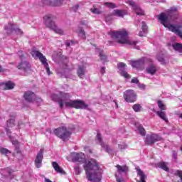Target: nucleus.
<instances>
[{"label":"nucleus","instance_id":"9","mask_svg":"<svg viewBox=\"0 0 182 182\" xmlns=\"http://www.w3.org/2000/svg\"><path fill=\"white\" fill-rule=\"evenodd\" d=\"M4 29L5 31H6L8 35H11L13 31L16 32V35H19L20 36H22V35H23V31H22L21 28H16L15 24L13 23H9L8 25L4 26Z\"/></svg>","mask_w":182,"mask_h":182},{"label":"nucleus","instance_id":"57","mask_svg":"<svg viewBox=\"0 0 182 182\" xmlns=\"http://www.w3.org/2000/svg\"><path fill=\"white\" fill-rule=\"evenodd\" d=\"M105 21L107 22L108 21H112V17H110V16H107L106 18H105Z\"/></svg>","mask_w":182,"mask_h":182},{"label":"nucleus","instance_id":"44","mask_svg":"<svg viewBox=\"0 0 182 182\" xmlns=\"http://www.w3.org/2000/svg\"><path fill=\"white\" fill-rule=\"evenodd\" d=\"M65 63L63 64V68L64 69L65 71H66V69H68V63L69 62V60L68 59V58L65 57Z\"/></svg>","mask_w":182,"mask_h":182},{"label":"nucleus","instance_id":"45","mask_svg":"<svg viewBox=\"0 0 182 182\" xmlns=\"http://www.w3.org/2000/svg\"><path fill=\"white\" fill-rule=\"evenodd\" d=\"M115 178H116L117 182H124V179L119 177V176H117V174H115Z\"/></svg>","mask_w":182,"mask_h":182},{"label":"nucleus","instance_id":"27","mask_svg":"<svg viewBox=\"0 0 182 182\" xmlns=\"http://www.w3.org/2000/svg\"><path fill=\"white\" fill-rule=\"evenodd\" d=\"M157 116L160 117L164 122H166V123H168V119L167 118V115L166 114V112L164 111H157L156 112Z\"/></svg>","mask_w":182,"mask_h":182},{"label":"nucleus","instance_id":"21","mask_svg":"<svg viewBox=\"0 0 182 182\" xmlns=\"http://www.w3.org/2000/svg\"><path fill=\"white\" fill-rule=\"evenodd\" d=\"M156 167L159 168H161V170H164V171H166L168 173L170 171V168L167 166V163L164 161H160L156 164Z\"/></svg>","mask_w":182,"mask_h":182},{"label":"nucleus","instance_id":"52","mask_svg":"<svg viewBox=\"0 0 182 182\" xmlns=\"http://www.w3.org/2000/svg\"><path fill=\"white\" fill-rule=\"evenodd\" d=\"M105 72H106V68H105V67L101 68L102 75H105Z\"/></svg>","mask_w":182,"mask_h":182},{"label":"nucleus","instance_id":"5","mask_svg":"<svg viewBox=\"0 0 182 182\" xmlns=\"http://www.w3.org/2000/svg\"><path fill=\"white\" fill-rule=\"evenodd\" d=\"M55 19H56V17L55 16H45L43 17V21L46 26L55 32V33H58L59 35H64L65 32L63 31V30H62V28H58V26H56V24L55 23Z\"/></svg>","mask_w":182,"mask_h":182},{"label":"nucleus","instance_id":"7","mask_svg":"<svg viewBox=\"0 0 182 182\" xmlns=\"http://www.w3.org/2000/svg\"><path fill=\"white\" fill-rule=\"evenodd\" d=\"M31 55L33 58H38L40 62L42 63V64L43 65L48 75H50V69L49 68V64L48 63V60H46V57H45L43 54H42V53L35 49H33V50L31 51Z\"/></svg>","mask_w":182,"mask_h":182},{"label":"nucleus","instance_id":"34","mask_svg":"<svg viewBox=\"0 0 182 182\" xmlns=\"http://www.w3.org/2000/svg\"><path fill=\"white\" fill-rule=\"evenodd\" d=\"M78 36L81 38V39H86V33H85V30L82 28H79Z\"/></svg>","mask_w":182,"mask_h":182},{"label":"nucleus","instance_id":"2","mask_svg":"<svg viewBox=\"0 0 182 182\" xmlns=\"http://www.w3.org/2000/svg\"><path fill=\"white\" fill-rule=\"evenodd\" d=\"M83 167L89 181L102 182L103 170L99 166L97 161L91 159L85 162Z\"/></svg>","mask_w":182,"mask_h":182},{"label":"nucleus","instance_id":"14","mask_svg":"<svg viewBox=\"0 0 182 182\" xmlns=\"http://www.w3.org/2000/svg\"><path fill=\"white\" fill-rule=\"evenodd\" d=\"M145 63H146V61L144 60V58H142L136 61L131 62V65L132 68H135L136 69H143L144 68Z\"/></svg>","mask_w":182,"mask_h":182},{"label":"nucleus","instance_id":"1","mask_svg":"<svg viewBox=\"0 0 182 182\" xmlns=\"http://www.w3.org/2000/svg\"><path fill=\"white\" fill-rule=\"evenodd\" d=\"M161 25H164L165 28H167L171 32L176 33L179 38L182 39V31L181 25L174 26L170 23V21H176L178 18V12L177 11V7H171L169 10L168 14L166 15L165 13H161L159 15L156 16Z\"/></svg>","mask_w":182,"mask_h":182},{"label":"nucleus","instance_id":"39","mask_svg":"<svg viewBox=\"0 0 182 182\" xmlns=\"http://www.w3.org/2000/svg\"><path fill=\"white\" fill-rule=\"evenodd\" d=\"M105 5L111 9H114V8H116V4L113 3L106 2L105 3Z\"/></svg>","mask_w":182,"mask_h":182},{"label":"nucleus","instance_id":"38","mask_svg":"<svg viewBox=\"0 0 182 182\" xmlns=\"http://www.w3.org/2000/svg\"><path fill=\"white\" fill-rule=\"evenodd\" d=\"M157 103L161 111L166 110V105L163 104V102H161V100H159Z\"/></svg>","mask_w":182,"mask_h":182},{"label":"nucleus","instance_id":"30","mask_svg":"<svg viewBox=\"0 0 182 182\" xmlns=\"http://www.w3.org/2000/svg\"><path fill=\"white\" fill-rule=\"evenodd\" d=\"M126 15L124 11L123 10H114L112 12V16H119V18H123V16Z\"/></svg>","mask_w":182,"mask_h":182},{"label":"nucleus","instance_id":"47","mask_svg":"<svg viewBox=\"0 0 182 182\" xmlns=\"http://www.w3.org/2000/svg\"><path fill=\"white\" fill-rule=\"evenodd\" d=\"M6 132L9 139H11V129H9L8 127H6Z\"/></svg>","mask_w":182,"mask_h":182},{"label":"nucleus","instance_id":"24","mask_svg":"<svg viewBox=\"0 0 182 182\" xmlns=\"http://www.w3.org/2000/svg\"><path fill=\"white\" fill-rule=\"evenodd\" d=\"M146 72L149 75H155L156 72H157V67H156L154 64H151L149 67L146 68Z\"/></svg>","mask_w":182,"mask_h":182},{"label":"nucleus","instance_id":"8","mask_svg":"<svg viewBox=\"0 0 182 182\" xmlns=\"http://www.w3.org/2000/svg\"><path fill=\"white\" fill-rule=\"evenodd\" d=\"M124 99L127 103H134L137 100V95L132 90H127L124 92Z\"/></svg>","mask_w":182,"mask_h":182},{"label":"nucleus","instance_id":"31","mask_svg":"<svg viewBox=\"0 0 182 182\" xmlns=\"http://www.w3.org/2000/svg\"><path fill=\"white\" fill-rule=\"evenodd\" d=\"M90 12L95 14V15H100L102 14V10L99 9V6L94 5L92 8L90 9Z\"/></svg>","mask_w":182,"mask_h":182},{"label":"nucleus","instance_id":"59","mask_svg":"<svg viewBox=\"0 0 182 182\" xmlns=\"http://www.w3.org/2000/svg\"><path fill=\"white\" fill-rule=\"evenodd\" d=\"M81 24L86 25V22L85 21H81Z\"/></svg>","mask_w":182,"mask_h":182},{"label":"nucleus","instance_id":"3","mask_svg":"<svg viewBox=\"0 0 182 182\" xmlns=\"http://www.w3.org/2000/svg\"><path fill=\"white\" fill-rule=\"evenodd\" d=\"M109 35L112 39H116L118 43L129 45L130 46H132L134 49H137V50H140V47L136 46L137 41L129 39V37L127 36L129 33L125 30L111 31Z\"/></svg>","mask_w":182,"mask_h":182},{"label":"nucleus","instance_id":"50","mask_svg":"<svg viewBox=\"0 0 182 182\" xmlns=\"http://www.w3.org/2000/svg\"><path fill=\"white\" fill-rule=\"evenodd\" d=\"M73 11H75V12H76V11H77L79 9V4H76L75 6H74L73 7Z\"/></svg>","mask_w":182,"mask_h":182},{"label":"nucleus","instance_id":"10","mask_svg":"<svg viewBox=\"0 0 182 182\" xmlns=\"http://www.w3.org/2000/svg\"><path fill=\"white\" fill-rule=\"evenodd\" d=\"M163 138L161 136L152 134L151 135H146V138L145 139V144H148V146H151V144H154L156 141H161Z\"/></svg>","mask_w":182,"mask_h":182},{"label":"nucleus","instance_id":"40","mask_svg":"<svg viewBox=\"0 0 182 182\" xmlns=\"http://www.w3.org/2000/svg\"><path fill=\"white\" fill-rule=\"evenodd\" d=\"M142 26H141V29L143 31L144 33L147 32V24H146V22L142 21Z\"/></svg>","mask_w":182,"mask_h":182},{"label":"nucleus","instance_id":"16","mask_svg":"<svg viewBox=\"0 0 182 182\" xmlns=\"http://www.w3.org/2000/svg\"><path fill=\"white\" fill-rule=\"evenodd\" d=\"M126 68V64L124 63H118V69L121 72V75L124 77H126V79H130V75L126 72L125 68Z\"/></svg>","mask_w":182,"mask_h":182},{"label":"nucleus","instance_id":"23","mask_svg":"<svg viewBox=\"0 0 182 182\" xmlns=\"http://www.w3.org/2000/svg\"><path fill=\"white\" fill-rule=\"evenodd\" d=\"M52 166L57 173H60V174H66V172H65L63 168H60L58 163L52 162Z\"/></svg>","mask_w":182,"mask_h":182},{"label":"nucleus","instance_id":"55","mask_svg":"<svg viewBox=\"0 0 182 182\" xmlns=\"http://www.w3.org/2000/svg\"><path fill=\"white\" fill-rule=\"evenodd\" d=\"M139 87H140V89H146V85L143 84H139Z\"/></svg>","mask_w":182,"mask_h":182},{"label":"nucleus","instance_id":"26","mask_svg":"<svg viewBox=\"0 0 182 182\" xmlns=\"http://www.w3.org/2000/svg\"><path fill=\"white\" fill-rule=\"evenodd\" d=\"M1 85L4 86V89L6 90H11V89L15 87V83H14L12 81H6L5 82H2Z\"/></svg>","mask_w":182,"mask_h":182},{"label":"nucleus","instance_id":"4","mask_svg":"<svg viewBox=\"0 0 182 182\" xmlns=\"http://www.w3.org/2000/svg\"><path fill=\"white\" fill-rule=\"evenodd\" d=\"M60 100L65 104V107H74V109H85L89 107L87 104L80 100H69L70 99V94L61 92L60 93ZM69 100V102H66Z\"/></svg>","mask_w":182,"mask_h":182},{"label":"nucleus","instance_id":"63","mask_svg":"<svg viewBox=\"0 0 182 182\" xmlns=\"http://www.w3.org/2000/svg\"><path fill=\"white\" fill-rule=\"evenodd\" d=\"M116 106H117V102H115Z\"/></svg>","mask_w":182,"mask_h":182},{"label":"nucleus","instance_id":"12","mask_svg":"<svg viewBox=\"0 0 182 182\" xmlns=\"http://www.w3.org/2000/svg\"><path fill=\"white\" fill-rule=\"evenodd\" d=\"M128 4L130 5V6H132V9L135 14H136V15H139V16H144V11H143L141 8H140V6L136 4V2L130 0L128 1Z\"/></svg>","mask_w":182,"mask_h":182},{"label":"nucleus","instance_id":"60","mask_svg":"<svg viewBox=\"0 0 182 182\" xmlns=\"http://www.w3.org/2000/svg\"><path fill=\"white\" fill-rule=\"evenodd\" d=\"M179 117H180L181 119H182V113H181V114H179Z\"/></svg>","mask_w":182,"mask_h":182},{"label":"nucleus","instance_id":"18","mask_svg":"<svg viewBox=\"0 0 182 182\" xmlns=\"http://www.w3.org/2000/svg\"><path fill=\"white\" fill-rule=\"evenodd\" d=\"M116 168H117V172L119 174H124V176H127V171H129V167L126 165H117Z\"/></svg>","mask_w":182,"mask_h":182},{"label":"nucleus","instance_id":"11","mask_svg":"<svg viewBox=\"0 0 182 182\" xmlns=\"http://www.w3.org/2000/svg\"><path fill=\"white\" fill-rule=\"evenodd\" d=\"M96 140H97L98 144L101 146L102 149H104V150H105L107 153H111L112 149H110V146H109V145L103 142L102 135L99 132L97 133Z\"/></svg>","mask_w":182,"mask_h":182},{"label":"nucleus","instance_id":"41","mask_svg":"<svg viewBox=\"0 0 182 182\" xmlns=\"http://www.w3.org/2000/svg\"><path fill=\"white\" fill-rule=\"evenodd\" d=\"M74 170L75 172V174L79 175L82 173V170H80V167L79 166H75Z\"/></svg>","mask_w":182,"mask_h":182},{"label":"nucleus","instance_id":"54","mask_svg":"<svg viewBox=\"0 0 182 182\" xmlns=\"http://www.w3.org/2000/svg\"><path fill=\"white\" fill-rule=\"evenodd\" d=\"M6 171H7L9 176H11V174H12V169H11V168H7V169H6Z\"/></svg>","mask_w":182,"mask_h":182},{"label":"nucleus","instance_id":"37","mask_svg":"<svg viewBox=\"0 0 182 182\" xmlns=\"http://www.w3.org/2000/svg\"><path fill=\"white\" fill-rule=\"evenodd\" d=\"M0 153H1V154H4L5 156H8V154H10L11 151L6 149V148H1L0 149Z\"/></svg>","mask_w":182,"mask_h":182},{"label":"nucleus","instance_id":"58","mask_svg":"<svg viewBox=\"0 0 182 182\" xmlns=\"http://www.w3.org/2000/svg\"><path fill=\"white\" fill-rule=\"evenodd\" d=\"M139 36H144V34H143V32H139Z\"/></svg>","mask_w":182,"mask_h":182},{"label":"nucleus","instance_id":"32","mask_svg":"<svg viewBox=\"0 0 182 182\" xmlns=\"http://www.w3.org/2000/svg\"><path fill=\"white\" fill-rule=\"evenodd\" d=\"M97 52H98V53H99L100 60L102 62H106V60H107V56L106 55H105V53L103 52V50H102L100 49H97Z\"/></svg>","mask_w":182,"mask_h":182},{"label":"nucleus","instance_id":"25","mask_svg":"<svg viewBox=\"0 0 182 182\" xmlns=\"http://www.w3.org/2000/svg\"><path fill=\"white\" fill-rule=\"evenodd\" d=\"M77 73L80 79H83V76H85V73H86V67L84 65H79Z\"/></svg>","mask_w":182,"mask_h":182},{"label":"nucleus","instance_id":"43","mask_svg":"<svg viewBox=\"0 0 182 182\" xmlns=\"http://www.w3.org/2000/svg\"><path fill=\"white\" fill-rule=\"evenodd\" d=\"M65 44L67 48H70V45H75V42H73V41H66L65 42Z\"/></svg>","mask_w":182,"mask_h":182},{"label":"nucleus","instance_id":"53","mask_svg":"<svg viewBox=\"0 0 182 182\" xmlns=\"http://www.w3.org/2000/svg\"><path fill=\"white\" fill-rule=\"evenodd\" d=\"M59 72L61 73L62 76H64V77H66V78L69 77H68V75H65V72H62V70L60 69Z\"/></svg>","mask_w":182,"mask_h":182},{"label":"nucleus","instance_id":"42","mask_svg":"<svg viewBox=\"0 0 182 182\" xmlns=\"http://www.w3.org/2000/svg\"><path fill=\"white\" fill-rule=\"evenodd\" d=\"M176 176H178V177L180 178L178 182H182V171H176Z\"/></svg>","mask_w":182,"mask_h":182},{"label":"nucleus","instance_id":"62","mask_svg":"<svg viewBox=\"0 0 182 182\" xmlns=\"http://www.w3.org/2000/svg\"><path fill=\"white\" fill-rule=\"evenodd\" d=\"M159 2H164V0H159Z\"/></svg>","mask_w":182,"mask_h":182},{"label":"nucleus","instance_id":"51","mask_svg":"<svg viewBox=\"0 0 182 182\" xmlns=\"http://www.w3.org/2000/svg\"><path fill=\"white\" fill-rule=\"evenodd\" d=\"M18 55L20 56L21 59H23V54L22 53V50L18 51Z\"/></svg>","mask_w":182,"mask_h":182},{"label":"nucleus","instance_id":"56","mask_svg":"<svg viewBox=\"0 0 182 182\" xmlns=\"http://www.w3.org/2000/svg\"><path fill=\"white\" fill-rule=\"evenodd\" d=\"M35 100L37 102H42V98L38 97L36 95H35Z\"/></svg>","mask_w":182,"mask_h":182},{"label":"nucleus","instance_id":"48","mask_svg":"<svg viewBox=\"0 0 182 182\" xmlns=\"http://www.w3.org/2000/svg\"><path fill=\"white\" fill-rule=\"evenodd\" d=\"M132 83H135L136 85H139V79L134 77L132 80H131Z\"/></svg>","mask_w":182,"mask_h":182},{"label":"nucleus","instance_id":"20","mask_svg":"<svg viewBox=\"0 0 182 182\" xmlns=\"http://www.w3.org/2000/svg\"><path fill=\"white\" fill-rule=\"evenodd\" d=\"M72 161H79L80 163L85 161V154H83V153L76 154L75 155H74L73 156Z\"/></svg>","mask_w":182,"mask_h":182},{"label":"nucleus","instance_id":"46","mask_svg":"<svg viewBox=\"0 0 182 182\" xmlns=\"http://www.w3.org/2000/svg\"><path fill=\"white\" fill-rule=\"evenodd\" d=\"M118 146H119V149H120V150H124L127 149V145L126 144H122V145L119 144Z\"/></svg>","mask_w":182,"mask_h":182},{"label":"nucleus","instance_id":"28","mask_svg":"<svg viewBox=\"0 0 182 182\" xmlns=\"http://www.w3.org/2000/svg\"><path fill=\"white\" fill-rule=\"evenodd\" d=\"M10 118L11 119L6 121V126L7 127H14V126H15V115L10 114Z\"/></svg>","mask_w":182,"mask_h":182},{"label":"nucleus","instance_id":"33","mask_svg":"<svg viewBox=\"0 0 182 182\" xmlns=\"http://www.w3.org/2000/svg\"><path fill=\"white\" fill-rule=\"evenodd\" d=\"M172 47L173 48L174 50H177L178 52H180V53H182V44L176 43L172 44Z\"/></svg>","mask_w":182,"mask_h":182},{"label":"nucleus","instance_id":"35","mask_svg":"<svg viewBox=\"0 0 182 182\" xmlns=\"http://www.w3.org/2000/svg\"><path fill=\"white\" fill-rule=\"evenodd\" d=\"M137 130L139 132L141 136H146V129L141 125H139L136 127Z\"/></svg>","mask_w":182,"mask_h":182},{"label":"nucleus","instance_id":"13","mask_svg":"<svg viewBox=\"0 0 182 182\" xmlns=\"http://www.w3.org/2000/svg\"><path fill=\"white\" fill-rule=\"evenodd\" d=\"M43 160V149H41L39 152L37 154L34 164L37 168H41L42 167V161Z\"/></svg>","mask_w":182,"mask_h":182},{"label":"nucleus","instance_id":"17","mask_svg":"<svg viewBox=\"0 0 182 182\" xmlns=\"http://www.w3.org/2000/svg\"><path fill=\"white\" fill-rule=\"evenodd\" d=\"M156 59L161 65H167L168 63V57L164 54H158Z\"/></svg>","mask_w":182,"mask_h":182},{"label":"nucleus","instance_id":"36","mask_svg":"<svg viewBox=\"0 0 182 182\" xmlns=\"http://www.w3.org/2000/svg\"><path fill=\"white\" fill-rule=\"evenodd\" d=\"M133 110H134L136 112H140L141 110V105L139 104H135L132 107Z\"/></svg>","mask_w":182,"mask_h":182},{"label":"nucleus","instance_id":"29","mask_svg":"<svg viewBox=\"0 0 182 182\" xmlns=\"http://www.w3.org/2000/svg\"><path fill=\"white\" fill-rule=\"evenodd\" d=\"M65 0H50V5L51 6H62Z\"/></svg>","mask_w":182,"mask_h":182},{"label":"nucleus","instance_id":"64","mask_svg":"<svg viewBox=\"0 0 182 182\" xmlns=\"http://www.w3.org/2000/svg\"><path fill=\"white\" fill-rule=\"evenodd\" d=\"M17 153H19V150H17Z\"/></svg>","mask_w":182,"mask_h":182},{"label":"nucleus","instance_id":"19","mask_svg":"<svg viewBox=\"0 0 182 182\" xmlns=\"http://www.w3.org/2000/svg\"><path fill=\"white\" fill-rule=\"evenodd\" d=\"M23 97L26 102H32L35 100V93L33 92H26L24 93Z\"/></svg>","mask_w":182,"mask_h":182},{"label":"nucleus","instance_id":"61","mask_svg":"<svg viewBox=\"0 0 182 182\" xmlns=\"http://www.w3.org/2000/svg\"><path fill=\"white\" fill-rule=\"evenodd\" d=\"M0 72H2V67L0 65Z\"/></svg>","mask_w":182,"mask_h":182},{"label":"nucleus","instance_id":"49","mask_svg":"<svg viewBox=\"0 0 182 182\" xmlns=\"http://www.w3.org/2000/svg\"><path fill=\"white\" fill-rule=\"evenodd\" d=\"M172 156H173V159H175V160H177V153L176 151H173Z\"/></svg>","mask_w":182,"mask_h":182},{"label":"nucleus","instance_id":"22","mask_svg":"<svg viewBox=\"0 0 182 182\" xmlns=\"http://www.w3.org/2000/svg\"><path fill=\"white\" fill-rule=\"evenodd\" d=\"M51 99L52 100H53L54 102H58V103L59 104V107H60V109H63V106L64 104L62 101V100H60V97H59L58 95L56 94H53L51 95Z\"/></svg>","mask_w":182,"mask_h":182},{"label":"nucleus","instance_id":"6","mask_svg":"<svg viewBox=\"0 0 182 182\" xmlns=\"http://www.w3.org/2000/svg\"><path fill=\"white\" fill-rule=\"evenodd\" d=\"M54 134L57 137L61 139L63 141H68L70 139V136H72V132L66 127H60L54 129Z\"/></svg>","mask_w":182,"mask_h":182},{"label":"nucleus","instance_id":"15","mask_svg":"<svg viewBox=\"0 0 182 182\" xmlns=\"http://www.w3.org/2000/svg\"><path fill=\"white\" fill-rule=\"evenodd\" d=\"M18 69L23 70L25 73H29L31 72V64L28 61L21 62L20 65L17 66Z\"/></svg>","mask_w":182,"mask_h":182}]
</instances>
